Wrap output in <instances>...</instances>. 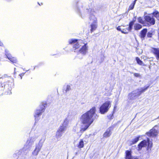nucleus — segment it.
<instances>
[{"label":"nucleus","mask_w":159,"mask_h":159,"mask_svg":"<svg viewBox=\"0 0 159 159\" xmlns=\"http://www.w3.org/2000/svg\"><path fill=\"white\" fill-rule=\"evenodd\" d=\"M95 112L96 107H94L89 111L81 115L80 118L82 124L80 129L81 133L85 131L97 118V115Z\"/></svg>","instance_id":"f257e3e1"},{"label":"nucleus","mask_w":159,"mask_h":159,"mask_svg":"<svg viewBox=\"0 0 159 159\" xmlns=\"http://www.w3.org/2000/svg\"><path fill=\"white\" fill-rule=\"evenodd\" d=\"M90 11V16L89 17V23H90V31L91 32H92L95 30L97 27V20L96 17L94 15V13L95 11L94 10L90 9H86L85 10V12L87 13Z\"/></svg>","instance_id":"f03ea898"},{"label":"nucleus","mask_w":159,"mask_h":159,"mask_svg":"<svg viewBox=\"0 0 159 159\" xmlns=\"http://www.w3.org/2000/svg\"><path fill=\"white\" fill-rule=\"evenodd\" d=\"M45 139L46 138L45 137H42L39 143L36 145L34 150L32 152V154L33 155L37 156L38 155L39 152L40 151Z\"/></svg>","instance_id":"7ed1b4c3"},{"label":"nucleus","mask_w":159,"mask_h":159,"mask_svg":"<svg viewBox=\"0 0 159 159\" xmlns=\"http://www.w3.org/2000/svg\"><path fill=\"white\" fill-rule=\"evenodd\" d=\"M47 103H43L42 105H40V108L39 109H37L35 111L34 116L35 118V123L36 121H37L39 119V116L42 114V113L43 112L45 109Z\"/></svg>","instance_id":"20e7f679"},{"label":"nucleus","mask_w":159,"mask_h":159,"mask_svg":"<svg viewBox=\"0 0 159 159\" xmlns=\"http://www.w3.org/2000/svg\"><path fill=\"white\" fill-rule=\"evenodd\" d=\"M111 102L107 101L102 104L100 107L99 111L102 114H104L107 112L111 106Z\"/></svg>","instance_id":"39448f33"},{"label":"nucleus","mask_w":159,"mask_h":159,"mask_svg":"<svg viewBox=\"0 0 159 159\" xmlns=\"http://www.w3.org/2000/svg\"><path fill=\"white\" fill-rule=\"evenodd\" d=\"M81 40H78L77 39H70L69 40V43L73 45V47L75 50L79 48L81 46Z\"/></svg>","instance_id":"423d86ee"},{"label":"nucleus","mask_w":159,"mask_h":159,"mask_svg":"<svg viewBox=\"0 0 159 159\" xmlns=\"http://www.w3.org/2000/svg\"><path fill=\"white\" fill-rule=\"evenodd\" d=\"M149 87V86H148L146 87H144L143 88L138 89L134 90L133 91L138 98L140 96L142 93L146 91Z\"/></svg>","instance_id":"0eeeda50"},{"label":"nucleus","mask_w":159,"mask_h":159,"mask_svg":"<svg viewBox=\"0 0 159 159\" xmlns=\"http://www.w3.org/2000/svg\"><path fill=\"white\" fill-rule=\"evenodd\" d=\"M157 126H155L150 129L149 132H147L146 134L149 137H153L156 136L158 134L157 130L156 129Z\"/></svg>","instance_id":"6e6552de"},{"label":"nucleus","mask_w":159,"mask_h":159,"mask_svg":"<svg viewBox=\"0 0 159 159\" xmlns=\"http://www.w3.org/2000/svg\"><path fill=\"white\" fill-rule=\"evenodd\" d=\"M37 137H34L30 138L27 140L25 146L26 147V148L27 149H29L31 147V146L34 144V142L37 139Z\"/></svg>","instance_id":"1a4fd4ad"},{"label":"nucleus","mask_w":159,"mask_h":159,"mask_svg":"<svg viewBox=\"0 0 159 159\" xmlns=\"http://www.w3.org/2000/svg\"><path fill=\"white\" fill-rule=\"evenodd\" d=\"M88 47L87 45V44L85 43L82 46L80 49L79 52L82 55H85L88 52Z\"/></svg>","instance_id":"9d476101"},{"label":"nucleus","mask_w":159,"mask_h":159,"mask_svg":"<svg viewBox=\"0 0 159 159\" xmlns=\"http://www.w3.org/2000/svg\"><path fill=\"white\" fill-rule=\"evenodd\" d=\"M144 19L146 22L149 23L151 25H154L155 24V19L153 17H151L148 15L145 16L144 17Z\"/></svg>","instance_id":"9b49d317"},{"label":"nucleus","mask_w":159,"mask_h":159,"mask_svg":"<svg viewBox=\"0 0 159 159\" xmlns=\"http://www.w3.org/2000/svg\"><path fill=\"white\" fill-rule=\"evenodd\" d=\"M151 141L149 140L148 139V141L146 140H143L138 145V148L139 150L141 149L142 147H145L148 145V146H149Z\"/></svg>","instance_id":"f8f14e48"},{"label":"nucleus","mask_w":159,"mask_h":159,"mask_svg":"<svg viewBox=\"0 0 159 159\" xmlns=\"http://www.w3.org/2000/svg\"><path fill=\"white\" fill-rule=\"evenodd\" d=\"M5 54L7 56V58L10 61L13 63H16L17 62V60L14 57H12L11 55L9 53V51L7 50H6L5 51Z\"/></svg>","instance_id":"ddd939ff"},{"label":"nucleus","mask_w":159,"mask_h":159,"mask_svg":"<svg viewBox=\"0 0 159 159\" xmlns=\"http://www.w3.org/2000/svg\"><path fill=\"white\" fill-rule=\"evenodd\" d=\"M112 130V127H109L107 129L106 132L104 133L103 134V137L105 138L109 137L111 134Z\"/></svg>","instance_id":"4468645a"},{"label":"nucleus","mask_w":159,"mask_h":159,"mask_svg":"<svg viewBox=\"0 0 159 159\" xmlns=\"http://www.w3.org/2000/svg\"><path fill=\"white\" fill-rule=\"evenodd\" d=\"M147 32V29H144L141 30L140 32V37L143 40L146 35V33Z\"/></svg>","instance_id":"2eb2a0df"},{"label":"nucleus","mask_w":159,"mask_h":159,"mask_svg":"<svg viewBox=\"0 0 159 159\" xmlns=\"http://www.w3.org/2000/svg\"><path fill=\"white\" fill-rule=\"evenodd\" d=\"M125 153L126 157L125 159H138L132 157L131 156V152L130 151L127 150L126 151Z\"/></svg>","instance_id":"dca6fc26"},{"label":"nucleus","mask_w":159,"mask_h":159,"mask_svg":"<svg viewBox=\"0 0 159 159\" xmlns=\"http://www.w3.org/2000/svg\"><path fill=\"white\" fill-rule=\"evenodd\" d=\"M129 98L130 99L134 100L136 99L137 97L135 95L133 91L131 93H129Z\"/></svg>","instance_id":"f3484780"},{"label":"nucleus","mask_w":159,"mask_h":159,"mask_svg":"<svg viewBox=\"0 0 159 159\" xmlns=\"http://www.w3.org/2000/svg\"><path fill=\"white\" fill-rule=\"evenodd\" d=\"M135 22V20H134L133 21H131L129 23V26L128 28L127 29V30L128 31H131V30L132 29L133 26Z\"/></svg>","instance_id":"a211bd4d"},{"label":"nucleus","mask_w":159,"mask_h":159,"mask_svg":"<svg viewBox=\"0 0 159 159\" xmlns=\"http://www.w3.org/2000/svg\"><path fill=\"white\" fill-rule=\"evenodd\" d=\"M140 138V136L137 137L134 139H133L131 141H130V144L132 145L136 143L139 141Z\"/></svg>","instance_id":"6ab92c4d"},{"label":"nucleus","mask_w":159,"mask_h":159,"mask_svg":"<svg viewBox=\"0 0 159 159\" xmlns=\"http://www.w3.org/2000/svg\"><path fill=\"white\" fill-rule=\"evenodd\" d=\"M63 133L57 130L56 133V137L57 139H58L60 138L62 135Z\"/></svg>","instance_id":"aec40b11"},{"label":"nucleus","mask_w":159,"mask_h":159,"mask_svg":"<svg viewBox=\"0 0 159 159\" xmlns=\"http://www.w3.org/2000/svg\"><path fill=\"white\" fill-rule=\"evenodd\" d=\"M152 51L157 55V57L159 59V49L153 48Z\"/></svg>","instance_id":"412c9836"},{"label":"nucleus","mask_w":159,"mask_h":159,"mask_svg":"<svg viewBox=\"0 0 159 159\" xmlns=\"http://www.w3.org/2000/svg\"><path fill=\"white\" fill-rule=\"evenodd\" d=\"M142 28V26L141 25L136 23L134 25V29L135 30H138Z\"/></svg>","instance_id":"4be33fe9"},{"label":"nucleus","mask_w":159,"mask_h":159,"mask_svg":"<svg viewBox=\"0 0 159 159\" xmlns=\"http://www.w3.org/2000/svg\"><path fill=\"white\" fill-rule=\"evenodd\" d=\"M69 123V120L68 119L66 118L64 120L63 123L62 124V126L65 127L66 128H67Z\"/></svg>","instance_id":"5701e85b"},{"label":"nucleus","mask_w":159,"mask_h":159,"mask_svg":"<svg viewBox=\"0 0 159 159\" xmlns=\"http://www.w3.org/2000/svg\"><path fill=\"white\" fill-rule=\"evenodd\" d=\"M153 16L156 17L157 19L159 20V12L157 11H155L152 13Z\"/></svg>","instance_id":"b1692460"},{"label":"nucleus","mask_w":159,"mask_h":159,"mask_svg":"<svg viewBox=\"0 0 159 159\" xmlns=\"http://www.w3.org/2000/svg\"><path fill=\"white\" fill-rule=\"evenodd\" d=\"M84 146V142L83 139L80 140L78 145V147L79 148H82Z\"/></svg>","instance_id":"393cba45"},{"label":"nucleus","mask_w":159,"mask_h":159,"mask_svg":"<svg viewBox=\"0 0 159 159\" xmlns=\"http://www.w3.org/2000/svg\"><path fill=\"white\" fill-rule=\"evenodd\" d=\"M66 129V128L65 127L61 125L60 126L58 130L63 133Z\"/></svg>","instance_id":"a878e982"},{"label":"nucleus","mask_w":159,"mask_h":159,"mask_svg":"<svg viewBox=\"0 0 159 159\" xmlns=\"http://www.w3.org/2000/svg\"><path fill=\"white\" fill-rule=\"evenodd\" d=\"M136 60L137 62V63L139 64L140 65H142L143 64V62H142V61L140 59L139 57H136Z\"/></svg>","instance_id":"bb28decb"},{"label":"nucleus","mask_w":159,"mask_h":159,"mask_svg":"<svg viewBox=\"0 0 159 159\" xmlns=\"http://www.w3.org/2000/svg\"><path fill=\"white\" fill-rule=\"evenodd\" d=\"M73 130L75 132L78 133V131H79L78 127L77 126L74 127Z\"/></svg>","instance_id":"cd10ccee"},{"label":"nucleus","mask_w":159,"mask_h":159,"mask_svg":"<svg viewBox=\"0 0 159 159\" xmlns=\"http://www.w3.org/2000/svg\"><path fill=\"white\" fill-rule=\"evenodd\" d=\"M117 30L119 31H121L122 33L125 34H127L128 33V32H125L124 30H122L120 26H118L117 28Z\"/></svg>","instance_id":"c85d7f7f"},{"label":"nucleus","mask_w":159,"mask_h":159,"mask_svg":"<svg viewBox=\"0 0 159 159\" xmlns=\"http://www.w3.org/2000/svg\"><path fill=\"white\" fill-rule=\"evenodd\" d=\"M138 20L139 23H140L142 24H144V22L142 18L141 17H140L138 18Z\"/></svg>","instance_id":"c756f323"},{"label":"nucleus","mask_w":159,"mask_h":159,"mask_svg":"<svg viewBox=\"0 0 159 159\" xmlns=\"http://www.w3.org/2000/svg\"><path fill=\"white\" fill-rule=\"evenodd\" d=\"M135 5V4L133 2L132 3H131L129 8V10H131L133 9Z\"/></svg>","instance_id":"7c9ffc66"},{"label":"nucleus","mask_w":159,"mask_h":159,"mask_svg":"<svg viewBox=\"0 0 159 159\" xmlns=\"http://www.w3.org/2000/svg\"><path fill=\"white\" fill-rule=\"evenodd\" d=\"M71 87H70V86L68 85L66 86V89L65 91H66V92H67L68 91H69L70 90H71Z\"/></svg>","instance_id":"2f4dec72"},{"label":"nucleus","mask_w":159,"mask_h":159,"mask_svg":"<svg viewBox=\"0 0 159 159\" xmlns=\"http://www.w3.org/2000/svg\"><path fill=\"white\" fill-rule=\"evenodd\" d=\"M134 76L137 77H140V75L138 73H133Z\"/></svg>","instance_id":"473e14b6"},{"label":"nucleus","mask_w":159,"mask_h":159,"mask_svg":"<svg viewBox=\"0 0 159 159\" xmlns=\"http://www.w3.org/2000/svg\"><path fill=\"white\" fill-rule=\"evenodd\" d=\"M113 116V114L112 113L111 114H110L109 115L107 116V117L108 119H112V117Z\"/></svg>","instance_id":"72a5a7b5"},{"label":"nucleus","mask_w":159,"mask_h":159,"mask_svg":"<svg viewBox=\"0 0 159 159\" xmlns=\"http://www.w3.org/2000/svg\"><path fill=\"white\" fill-rule=\"evenodd\" d=\"M77 57L80 59H82L83 58V56H80V54L79 53H78L77 56Z\"/></svg>","instance_id":"f704fd0d"},{"label":"nucleus","mask_w":159,"mask_h":159,"mask_svg":"<svg viewBox=\"0 0 159 159\" xmlns=\"http://www.w3.org/2000/svg\"><path fill=\"white\" fill-rule=\"evenodd\" d=\"M152 36V34L151 33L148 32L147 34V36L148 37H151Z\"/></svg>","instance_id":"c9c22d12"},{"label":"nucleus","mask_w":159,"mask_h":159,"mask_svg":"<svg viewBox=\"0 0 159 159\" xmlns=\"http://www.w3.org/2000/svg\"><path fill=\"white\" fill-rule=\"evenodd\" d=\"M25 73H23L20 74L19 75L21 77V79H22V76H23L24 75Z\"/></svg>","instance_id":"e433bc0d"},{"label":"nucleus","mask_w":159,"mask_h":159,"mask_svg":"<svg viewBox=\"0 0 159 159\" xmlns=\"http://www.w3.org/2000/svg\"><path fill=\"white\" fill-rule=\"evenodd\" d=\"M7 84H2L1 86L3 87V86H4V87H7Z\"/></svg>","instance_id":"4c0bfd02"},{"label":"nucleus","mask_w":159,"mask_h":159,"mask_svg":"<svg viewBox=\"0 0 159 159\" xmlns=\"http://www.w3.org/2000/svg\"><path fill=\"white\" fill-rule=\"evenodd\" d=\"M8 89H9V90L10 92H8V93H7V94H11V88H8Z\"/></svg>","instance_id":"58836bf2"},{"label":"nucleus","mask_w":159,"mask_h":159,"mask_svg":"<svg viewBox=\"0 0 159 159\" xmlns=\"http://www.w3.org/2000/svg\"><path fill=\"white\" fill-rule=\"evenodd\" d=\"M0 46H3V43L0 41Z\"/></svg>","instance_id":"ea45409f"},{"label":"nucleus","mask_w":159,"mask_h":159,"mask_svg":"<svg viewBox=\"0 0 159 159\" xmlns=\"http://www.w3.org/2000/svg\"><path fill=\"white\" fill-rule=\"evenodd\" d=\"M79 11V15L82 17V15L81 14V12H80V11Z\"/></svg>","instance_id":"a19ab883"},{"label":"nucleus","mask_w":159,"mask_h":159,"mask_svg":"<svg viewBox=\"0 0 159 159\" xmlns=\"http://www.w3.org/2000/svg\"><path fill=\"white\" fill-rule=\"evenodd\" d=\"M137 1V0H134V1L133 2V3H134V4H135L136 1Z\"/></svg>","instance_id":"79ce46f5"},{"label":"nucleus","mask_w":159,"mask_h":159,"mask_svg":"<svg viewBox=\"0 0 159 159\" xmlns=\"http://www.w3.org/2000/svg\"><path fill=\"white\" fill-rule=\"evenodd\" d=\"M134 18L135 19H134L132 21H133L134 20H135V21H136V16L134 17Z\"/></svg>","instance_id":"37998d69"},{"label":"nucleus","mask_w":159,"mask_h":159,"mask_svg":"<svg viewBox=\"0 0 159 159\" xmlns=\"http://www.w3.org/2000/svg\"><path fill=\"white\" fill-rule=\"evenodd\" d=\"M126 30H127V29H126V30L125 29V30H124V31H125V32H127V31H126Z\"/></svg>","instance_id":"c03bdc74"},{"label":"nucleus","mask_w":159,"mask_h":159,"mask_svg":"<svg viewBox=\"0 0 159 159\" xmlns=\"http://www.w3.org/2000/svg\"><path fill=\"white\" fill-rule=\"evenodd\" d=\"M38 3L40 6L41 5V4H39V3Z\"/></svg>","instance_id":"a18cd8bd"},{"label":"nucleus","mask_w":159,"mask_h":159,"mask_svg":"<svg viewBox=\"0 0 159 159\" xmlns=\"http://www.w3.org/2000/svg\"><path fill=\"white\" fill-rule=\"evenodd\" d=\"M38 3L40 6L41 5V4H39V3Z\"/></svg>","instance_id":"49530a36"}]
</instances>
